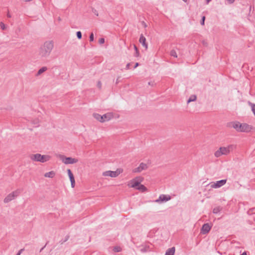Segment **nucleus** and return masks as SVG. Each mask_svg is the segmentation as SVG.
<instances>
[{"instance_id": "nucleus-29", "label": "nucleus", "mask_w": 255, "mask_h": 255, "mask_svg": "<svg viewBox=\"0 0 255 255\" xmlns=\"http://www.w3.org/2000/svg\"><path fill=\"white\" fill-rule=\"evenodd\" d=\"M205 19H206L205 16H203L202 17V18H201V21H200V23H201V24L202 25H204L205 24Z\"/></svg>"}, {"instance_id": "nucleus-32", "label": "nucleus", "mask_w": 255, "mask_h": 255, "mask_svg": "<svg viewBox=\"0 0 255 255\" xmlns=\"http://www.w3.org/2000/svg\"><path fill=\"white\" fill-rule=\"evenodd\" d=\"M69 236H66L65 237V239H64L63 241L61 240L60 242L61 243V244H63L64 242H66L68 239H69Z\"/></svg>"}, {"instance_id": "nucleus-46", "label": "nucleus", "mask_w": 255, "mask_h": 255, "mask_svg": "<svg viewBox=\"0 0 255 255\" xmlns=\"http://www.w3.org/2000/svg\"><path fill=\"white\" fill-rule=\"evenodd\" d=\"M211 0H206L207 3H208Z\"/></svg>"}, {"instance_id": "nucleus-7", "label": "nucleus", "mask_w": 255, "mask_h": 255, "mask_svg": "<svg viewBox=\"0 0 255 255\" xmlns=\"http://www.w3.org/2000/svg\"><path fill=\"white\" fill-rule=\"evenodd\" d=\"M170 199L171 197L169 195L161 194L155 202L159 204H161L162 203L167 202Z\"/></svg>"}, {"instance_id": "nucleus-43", "label": "nucleus", "mask_w": 255, "mask_h": 255, "mask_svg": "<svg viewBox=\"0 0 255 255\" xmlns=\"http://www.w3.org/2000/svg\"><path fill=\"white\" fill-rule=\"evenodd\" d=\"M138 65H139V63L137 62V63H136L135 64V65H134V67H133V68H136L137 66H138Z\"/></svg>"}, {"instance_id": "nucleus-17", "label": "nucleus", "mask_w": 255, "mask_h": 255, "mask_svg": "<svg viewBox=\"0 0 255 255\" xmlns=\"http://www.w3.org/2000/svg\"><path fill=\"white\" fill-rule=\"evenodd\" d=\"M55 175V173L54 171H51L50 172L45 173L44 175L45 177L47 178H53Z\"/></svg>"}, {"instance_id": "nucleus-44", "label": "nucleus", "mask_w": 255, "mask_h": 255, "mask_svg": "<svg viewBox=\"0 0 255 255\" xmlns=\"http://www.w3.org/2000/svg\"><path fill=\"white\" fill-rule=\"evenodd\" d=\"M46 245H47V244H46V245L40 249V252H41L42 251V250L45 248Z\"/></svg>"}, {"instance_id": "nucleus-1", "label": "nucleus", "mask_w": 255, "mask_h": 255, "mask_svg": "<svg viewBox=\"0 0 255 255\" xmlns=\"http://www.w3.org/2000/svg\"><path fill=\"white\" fill-rule=\"evenodd\" d=\"M54 47L53 41H47L40 47L39 51V55L42 58L48 57Z\"/></svg>"}, {"instance_id": "nucleus-4", "label": "nucleus", "mask_w": 255, "mask_h": 255, "mask_svg": "<svg viewBox=\"0 0 255 255\" xmlns=\"http://www.w3.org/2000/svg\"><path fill=\"white\" fill-rule=\"evenodd\" d=\"M58 156L65 164H74L78 162V159L76 158H73L70 157H67L61 154H59Z\"/></svg>"}, {"instance_id": "nucleus-39", "label": "nucleus", "mask_w": 255, "mask_h": 255, "mask_svg": "<svg viewBox=\"0 0 255 255\" xmlns=\"http://www.w3.org/2000/svg\"><path fill=\"white\" fill-rule=\"evenodd\" d=\"M130 65V63H128V64H127V65H126V69H129Z\"/></svg>"}, {"instance_id": "nucleus-15", "label": "nucleus", "mask_w": 255, "mask_h": 255, "mask_svg": "<svg viewBox=\"0 0 255 255\" xmlns=\"http://www.w3.org/2000/svg\"><path fill=\"white\" fill-rule=\"evenodd\" d=\"M175 251V247H172L171 248H169L166 251L165 253V255H174Z\"/></svg>"}, {"instance_id": "nucleus-9", "label": "nucleus", "mask_w": 255, "mask_h": 255, "mask_svg": "<svg viewBox=\"0 0 255 255\" xmlns=\"http://www.w3.org/2000/svg\"><path fill=\"white\" fill-rule=\"evenodd\" d=\"M226 182H227L226 179H222V180L218 181L215 183H213L211 184V186L212 188H218L221 187V186H222L224 184H225Z\"/></svg>"}, {"instance_id": "nucleus-21", "label": "nucleus", "mask_w": 255, "mask_h": 255, "mask_svg": "<svg viewBox=\"0 0 255 255\" xmlns=\"http://www.w3.org/2000/svg\"><path fill=\"white\" fill-rule=\"evenodd\" d=\"M222 209L220 206L216 207L213 209V213L215 214H218L221 211Z\"/></svg>"}, {"instance_id": "nucleus-36", "label": "nucleus", "mask_w": 255, "mask_h": 255, "mask_svg": "<svg viewBox=\"0 0 255 255\" xmlns=\"http://www.w3.org/2000/svg\"><path fill=\"white\" fill-rule=\"evenodd\" d=\"M71 182V186L72 188L74 187L75 186V180H73V181H70Z\"/></svg>"}, {"instance_id": "nucleus-23", "label": "nucleus", "mask_w": 255, "mask_h": 255, "mask_svg": "<svg viewBox=\"0 0 255 255\" xmlns=\"http://www.w3.org/2000/svg\"><path fill=\"white\" fill-rule=\"evenodd\" d=\"M137 189L141 190L142 192L145 191L147 190L146 188L142 184H139L138 187L137 188Z\"/></svg>"}, {"instance_id": "nucleus-30", "label": "nucleus", "mask_w": 255, "mask_h": 255, "mask_svg": "<svg viewBox=\"0 0 255 255\" xmlns=\"http://www.w3.org/2000/svg\"><path fill=\"white\" fill-rule=\"evenodd\" d=\"M90 41H93L94 40V35L93 32H91L89 36Z\"/></svg>"}, {"instance_id": "nucleus-19", "label": "nucleus", "mask_w": 255, "mask_h": 255, "mask_svg": "<svg viewBox=\"0 0 255 255\" xmlns=\"http://www.w3.org/2000/svg\"><path fill=\"white\" fill-rule=\"evenodd\" d=\"M93 117L98 121L102 123V120H103V117L102 116L97 113L93 114Z\"/></svg>"}, {"instance_id": "nucleus-14", "label": "nucleus", "mask_w": 255, "mask_h": 255, "mask_svg": "<svg viewBox=\"0 0 255 255\" xmlns=\"http://www.w3.org/2000/svg\"><path fill=\"white\" fill-rule=\"evenodd\" d=\"M232 127L238 131L241 132V124L239 122H233L232 123Z\"/></svg>"}, {"instance_id": "nucleus-6", "label": "nucleus", "mask_w": 255, "mask_h": 255, "mask_svg": "<svg viewBox=\"0 0 255 255\" xmlns=\"http://www.w3.org/2000/svg\"><path fill=\"white\" fill-rule=\"evenodd\" d=\"M121 169H117L115 171H107L103 173V175L104 176H110L111 177H116L121 173Z\"/></svg>"}, {"instance_id": "nucleus-12", "label": "nucleus", "mask_w": 255, "mask_h": 255, "mask_svg": "<svg viewBox=\"0 0 255 255\" xmlns=\"http://www.w3.org/2000/svg\"><path fill=\"white\" fill-rule=\"evenodd\" d=\"M139 42L142 44V45L145 47V49L146 50L148 48V44L146 42V38L143 36L142 34H141L140 36Z\"/></svg>"}, {"instance_id": "nucleus-10", "label": "nucleus", "mask_w": 255, "mask_h": 255, "mask_svg": "<svg viewBox=\"0 0 255 255\" xmlns=\"http://www.w3.org/2000/svg\"><path fill=\"white\" fill-rule=\"evenodd\" d=\"M252 129V127L247 124H241V132H250Z\"/></svg>"}, {"instance_id": "nucleus-22", "label": "nucleus", "mask_w": 255, "mask_h": 255, "mask_svg": "<svg viewBox=\"0 0 255 255\" xmlns=\"http://www.w3.org/2000/svg\"><path fill=\"white\" fill-rule=\"evenodd\" d=\"M197 97L195 95H191L189 99L187 100V103H189L191 102H193L196 100Z\"/></svg>"}, {"instance_id": "nucleus-8", "label": "nucleus", "mask_w": 255, "mask_h": 255, "mask_svg": "<svg viewBox=\"0 0 255 255\" xmlns=\"http://www.w3.org/2000/svg\"><path fill=\"white\" fill-rule=\"evenodd\" d=\"M148 166L146 164L141 162L138 167L133 169L132 172L134 173H140L143 170L147 169Z\"/></svg>"}, {"instance_id": "nucleus-16", "label": "nucleus", "mask_w": 255, "mask_h": 255, "mask_svg": "<svg viewBox=\"0 0 255 255\" xmlns=\"http://www.w3.org/2000/svg\"><path fill=\"white\" fill-rule=\"evenodd\" d=\"M47 70V67L44 66L39 69L35 75L36 76H39L41 74H42L43 72H45Z\"/></svg>"}, {"instance_id": "nucleus-31", "label": "nucleus", "mask_w": 255, "mask_h": 255, "mask_svg": "<svg viewBox=\"0 0 255 255\" xmlns=\"http://www.w3.org/2000/svg\"><path fill=\"white\" fill-rule=\"evenodd\" d=\"M0 26L1 28L3 30H5V29H6V26H5V24H4V23H3V22H1L0 23Z\"/></svg>"}, {"instance_id": "nucleus-18", "label": "nucleus", "mask_w": 255, "mask_h": 255, "mask_svg": "<svg viewBox=\"0 0 255 255\" xmlns=\"http://www.w3.org/2000/svg\"><path fill=\"white\" fill-rule=\"evenodd\" d=\"M131 182L133 183L131 185L130 187L132 188H135L136 189H137V188L138 187V186L140 184L139 182L135 181H134V179H133L132 180H131Z\"/></svg>"}, {"instance_id": "nucleus-35", "label": "nucleus", "mask_w": 255, "mask_h": 255, "mask_svg": "<svg viewBox=\"0 0 255 255\" xmlns=\"http://www.w3.org/2000/svg\"><path fill=\"white\" fill-rule=\"evenodd\" d=\"M24 249H22L20 250L18 252V253L16 254V255H21V254L23 252V251H24Z\"/></svg>"}, {"instance_id": "nucleus-42", "label": "nucleus", "mask_w": 255, "mask_h": 255, "mask_svg": "<svg viewBox=\"0 0 255 255\" xmlns=\"http://www.w3.org/2000/svg\"><path fill=\"white\" fill-rule=\"evenodd\" d=\"M7 17L8 18H10L11 17V14L9 13V11H8L7 13Z\"/></svg>"}, {"instance_id": "nucleus-2", "label": "nucleus", "mask_w": 255, "mask_h": 255, "mask_svg": "<svg viewBox=\"0 0 255 255\" xmlns=\"http://www.w3.org/2000/svg\"><path fill=\"white\" fill-rule=\"evenodd\" d=\"M30 158L32 161L44 163L49 161L51 158V156L48 155H41L39 153H36L31 154L30 156Z\"/></svg>"}, {"instance_id": "nucleus-26", "label": "nucleus", "mask_w": 255, "mask_h": 255, "mask_svg": "<svg viewBox=\"0 0 255 255\" xmlns=\"http://www.w3.org/2000/svg\"><path fill=\"white\" fill-rule=\"evenodd\" d=\"M170 55L171 56H173V57H175V58L177 57V53H176L175 50H172L170 51Z\"/></svg>"}, {"instance_id": "nucleus-28", "label": "nucleus", "mask_w": 255, "mask_h": 255, "mask_svg": "<svg viewBox=\"0 0 255 255\" xmlns=\"http://www.w3.org/2000/svg\"><path fill=\"white\" fill-rule=\"evenodd\" d=\"M250 104L251 106L252 111H253L254 115L255 116V104L251 103H250Z\"/></svg>"}, {"instance_id": "nucleus-48", "label": "nucleus", "mask_w": 255, "mask_h": 255, "mask_svg": "<svg viewBox=\"0 0 255 255\" xmlns=\"http://www.w3.org/2000/svg\"><path fill=\"white\" fill-rule=\"evenodd\" d=\"M148 85H151L150 82H148Z\"/></svg>"}, {"instance_id": "nucleus-45", "label": "nucleus", "mask_w": 255, "mask_h": 255, "mask_svg": "<svg viewBox=\"0 0 255 255\" xmlns=\"http://www.w3.org/2000/svg\"><path fill=\"white\" fill-rule=\"evenodd\" d=\"M241 255H247V252H244Z\"/></svg>"}, {"instance_id": "nucleus-33", "label": "nucleus", "mask_w": 255, "mask_h": 255, "mask_svg": "<svg viewBox=\"0 0 255 255\" xmlns=\"http://www.w3.org/2000/svg\"><path fill=\"white\" fill-rule=\"evenodd\" d=\"M105 42V39L104 38H101L99 40V43L100 44H103Z\"/></svg>"}, {"instance_id": "nucleus-3", "label": "nucleus", "mask_w": 255, "mask_h": 255, "mask_svg": "<svg viewBox=\"0 0 255 255\" xmlns=\"http://www.w3.org/2000/svg\"><path fill=\"white\" fill-rule=\"evenodd\" d=\"M232 145H229L228 147H221L219 150L215 153V156L217 157H220L221 155L228 154L230 150L233 149Z\"/></svg>"}, {"instance_id": "nucleus-5", "label": "nucleus", "mask_w": 255, "mask_h": 255, "mask_svg": "<svg viewBox=\"0 0 255 255\" xmlns=\"http://www.w3.org/2000/svg\"><path fill=\"white\" fill-rule=\"evenodd\" d=\"M19 190H15L12 193L9 194L4 199V202L6 203L13 200L16 197L18 196L20 194Z\"/></svg>"}, {"instance_id": "nucleus-25", "label": "nucleus", "mask_w": 255, "mask_h": 255, "mask_svg": "<svg viewBox=\"0 0 255 255\" xmlns=\"http://www.w3.org/2000/svg\"><path fill=\"white\" fill-rule=\"evenodd\" d=\"M134 49L135 50L134 56L138 57L139 55V52L138 51V48L135 45H134Z\"/></svg>"}, {"instance_id": "nucleus-34", "label": "nucleus", "mask_w": 255, "mask_h": 255, "mask_svg": "<svg viewBox=\"0 0 255 255\" xmlns=\"http://www.w3.org/2000/svg\"><path fill=\"white\" fill-rule=\"evenodd\" d=\"M97 86L99 89H101L102 87V83L100 81H99L97 83Z\"/></svg>"}, {"instance_id": "nucleus-37", "label": "nucleus", "mask_w": 255, "mask_h": 255, "mask_svg": "<svg viewBox=\"0 0 255 255\" xmlns=\"http://www.w3.org/2000/svg\"><path fill=\"white\" fill-rule=\"evenodd\" d=\"M227 1L229 4H232L235 1V0H227Z\"/></svg>"}, {"instance_id": "nucleus-38", "label": "nucleus", "mask_w": 255, "mask_h": 255, "mask_svg": "<svg viewBox=\"0 0 255 255\" xmlns=\"http://www.w3.org/2000/svg\"><path fill=\"white\" fill-rule=\"evenodd\" d=\"M39 121L38 120H35L34 121H33V124L34 125H37Z\"/></svg>"}, {"instance_id": "nucleus-41", "label": "nucleus", "mask_w": 255, "mask_h": 255, "mask_svg": "<svg viewBox=\"0 0 255 255\" xmlns=\"http://www.w3.org/2000/svg\"><path fill=\"white\" fill-rule=\"evenodd\" d=\"M120 78V77L119 76L116 80V84H118L119 82V79Z\"/></svg>"}, {"instance_id": "nucleus-24", "label": "nucleus", "mask_w": 255, "mask_h": 255, "mask_svg": "<svg viewBox=\"0 0 255 255\" xmlns=\"http://www.w3.org/2000/svg\"><path fill=\"white\" fill-rule=\"evenodd\" d=\"M113 251L116 253L120 252L122 251V248L119 246H116L113 248Z\"/></svg>"}, {"instance_id": "nucleus-40", "label": "nucleus", "mask_w": 255, "mask_h": 255, "mask_svg": "<svg viewBox=\"0 0 255 255\" xmlns=\"http://www.w3.org/2000/svg\"><path fill=\"white\" fill-rule=\"evenodd\" d=\"M146 251L147 250H146V248H142L140 249V251L142 253L145 252H146Z\"/></svg>"}, {"instance_id": "nucleus-47", "label": "nucleus", "mask_w": 255, "mask_h": 255, "mask_svg": "<svg viewBox=\"0 0 255 255\" xmlns=\"http://www.w3.org/2000/svg\"><path fill=\"white\" fill-rule=\"evenodd\" d=\"M184 1L186 2L187 0H183Z\"/></svg>"}, {"instance_id": "nucleus-11", "label": "nucleus", "mask_w": 255, "mask_h": 255, "mask_svg": "<svg viewBox=\"0 0 255 255\" xmlns=\"http://www.w3.org/2000/svg\"><path fill=\"white\" fill-rule=\"evenodd\" d=\"M211 227L209 225V224H208V223L204 224L201 228V232L203 234H204V235L208 233H209V232L211 230Z\"/></svg>"}, {"instance_id": "nucleus-13", "label": "nucleus", "mask_w": 255, "mask_h": 255, "mask_svg": "<svg viewBox=\"0 0 255 255\" xmlns=\"http://www.w3.org/2000/svg\"><path fill=\"white\" fill-rule=\"evenodd\" d=\"M103 117V120H102V123L105 122L106 121H108L110 120H111L113 116L112 113H108L106 114H104L102 116Z\"/></svg>"}, {"instance_id": "nucleus-20", "label": "nucleus", "mask_w": 255, "mask_h": 255, "mask_svg": "<svg viewBox=\"0 0 255 255\" xmlns=\"http://www.w3.org/2000/svg\"><path fill=\"white\" fill-rule=\"evenodd\" d=\"M67 172H68V174L69 177L70 181L73 182V180H75V179H74V175H73V173H72L71 170L68 169L67 170Z\"/></svg>"}, {"instance_id": "nucleus-27", "label": "nucleus", "mask_w": 255, "mask_h": 255, "mask_svg": "<svg viewBox=\"0 0 255 255\" xmlns=\"http://www.w3.org/2000/svg\"><path fill=\"white\" fill-rule=\"evenodd\" d=\"M76 35L79 39H81L82 38V34L80 31H78L76 32Z\"/></svg>"}]
</instances>
